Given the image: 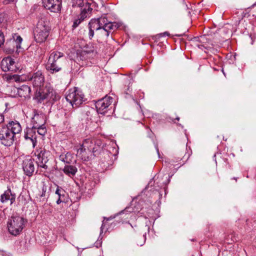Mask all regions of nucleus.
Here are the masks:
<instances>
[{
	"label": "nucleus",
	"mask_w": 256,
	"mask_h": 256,
	"mask_svg": "<svg viewBox=\"0 0 256 256\" xmlns=\"http://www.w3.org/2000/svg\"><path fill=\"white\" fill-rule=\"evenodd\" d=\"M128 209H129V208H126L125 210H124V212H128Z\"/></svg>",
	"instance_id": "e433bc0d"
},
{
	"label": "nucleus",
	"mask_w": 256,
	"mask_h": 256,
	"mask_svg": "<svg viewBox=\"0 0 256 256\" xmlns=\"http://www.w3.org/2000/svg\"><path fill=\"white\" fill-rule=\"evenodd\" d=\"M13 133L7 126H4L0 130V140L6 146H11L14 142Z\"/></svg>",
	"instance_id": "1a4fd4ad"
},
{
	"label": "nucleus",
	"mask_w": 256,
	"mask_h": 256,
	"mask_svg": "<svg viewBox=\"0 0 256 256\" xmlns=\"http://www.w3.org/2000/svg\"><path fill=\"white\" fill-rule=\"evenodd\" d=\"M114 99L110 96H106L104 98L98 100L96 103V107L99 114H104L109 110Z\"/></svg>",
	"instance_id": "0eeeda50"
},
{
	"label": "nucleus",
	"mask_w": 256,
	"mask_h": 256,
	"mask_svg": "<svg viewBox=\"0 0 256 256\" xmlns=\"http://www.w3.org/2000/svg\"><path fill=\"white\" fill-rule=\"evenodd\" d=\"M92 9L90 7V5L86 4V6L84 8H82L80 18L76 20L74 22L73 27H77L89 14L91 13Z\"/></svg>",
	"instance_id": "f3484780"
},
{
	"label": "nucleus",
	"mask_w": 256,
	"mask_h": 256,
	"mask_svg": "<svg viewBox=\"0 0 256 256\" xmlns=\"http://www.w3.org/2000/svg\"><path fill=\"white\" fill-rule=\"evenodd\" d=\"M35 155L36 156V162L38 166L44 170L42 172H45V170L48 168L46 164L48 161L50 152L44 148H40L36 150Z\"/></svg>",
	"instance_id": "20e7f679"
},
{
	"label": "nucleus",
	"mask_w": 256,
	"mask_h": 256,
	"mask_svg": "<svg viewBox=\"0 0 256 256\" xmlns=\"http://www.w3.org/2000/svg\"><path fill=\"white\" fill-rule=\"evenodd\" d=\"M42 4L51 12H58L61 10V2L59 0H42Z\"/></svg>",
	"instance_id": "9b49d317"
},
{
	"label": "nucleus",
	"mask_w": 256,
	"mask_h": 256,
	"mask_svg": "<svg viewBox=\"0 0 256 256\" xmlns=\"http://www.w3.org/2000/svg\"><path fill=\"white\" fill-rule=\"evenodd\" d=\"M130 225L131 227H132V226L131 224H130Z\"/></svg>",
	"instance_id": "a19ab883"
},
{
	"label": "nucleus",
	"mask_w": 256,
	"mask_h": 256,
	"mask_svg": "<svg viewBox=\"0 0 256 256\" xmlns=\"http://www.w3.org/2000/svg\"><path fill=\"white\" fill-rule=\"evenodd\" d=\"M50 21L44 16L40 18L34 30L36 42L38 43L44 42L50 34Z\"/></svg>",
	"instance_id": "f257e3e1"
},
{
	"label": "nucleus",
	"mask_w": 256,
	"mask_h": 256,
	"mask_svg": "<svg viewBox=\"0 0 256 256\" xmlns=\"http://www.w3.org/2000/svg\"><path fill=\"white\" fill-rule=\"evenodd\" d=\"M16 199L15 194H12L10 189H8L1 195L0 202L2 203L6 202L8 200L10 201V204H12Z\"/></svg>",
	"instance_id": "412c9836"
},
{
	"label": "nucleus",
	"mask_w": 256,
	"mask_h": 256,
	"mask_svg": "<svg viewBox=\"0 0 256 256\" xmlns=\"http://www.w3.org/2000/svg\"><path fill=\"white\" fill-rule=\"evenodd\" d=\"M175 120H177L178 121H179L180 120V118L179 117H176L175 119Z\"/></svg>",
	"instance_id": "c9c22d12"
},
{
	"label": "nucleus",
	"mask_w": 256,
	"mask_h": 256,
	"mask_svg": "<svg viewBox=\"0 0 256 256\" xmlns=\"http://www.w3.org/2000/svg\"><path fill=\"white\" fill-rule=\"evenodd\" d=\"M24 219L20 216H12L8 222V229L10 234L16 236L19 235L24 226Z\"/></svg>",
	"instance_id": "f03ea898"
},
{
	"label": "nucleus",
	"mask_w": 256,
	"mask_h": 256,
	"mask_svg": "<svg viewBox=\"0 0 256 256\" xmlns=\"http://www.w3.org/2000/svg\"><path fill=\"white\" fill-rule=\"evenodd\" d=\"M46 191V187L44 186L42 187V194L41 196H44L45 195Z\"/></svg>",
	"instance_id": "72a5a7b5"
},
{
	"label": "nucleus",
	"mask_w": 256,
	"mask_h": 256,
	"mask_svg": "<svg viewBox=\"0 0 256 256\" xmlns=\"http://www.w3.org/2000/svg\"><path fill=\"white\" fill-rule=\"evenodd\" d=\"M30 92L31 90L30 87L27 85H22L18 90V96L25 98H30Z\"/></svg>",
	"instance_id": "5701e85b"
},
{
	"label": "nucleus",
	"mask_w": 256,
	"mask_h": 256,
	"mask_svg": "<svg viewBox=\"0 0 256 256\" xmlns=\"http://www.w3.org/2000/svg\"><path fill=\"white\" fill-rule=\"evenodd\" d=\"M34 115L32 118V122L33 128H40L42 126L46 123L45 116L42 112H40L36 110L34 111Z\"/></svg>",
	"instance_id": "4468645a"
},
{
	"label": "nucleus",
	"mask_w": 256,
	"mask_h": 256,
	"mask_svg": "<svg viewBox=\"0 0 256 256\" xmlns=\"http://www.w3.org/2000/svg\"><path fill=\"white\" fill-rule=\"evenodd\" d=\"M102 141L94 138H89L85 139L82 144V146L86 147L87 150L92 151V152L97 154L102 148Z\"/></svg>",
	"instance_id": "423d86ee"
},
{
	"label": "nucleus",
	"mask_w": 256,
	"mask_h": 256,
	"mask_svg": "<svg viewBox=\"0 0 256 256\" xmlns=\"http://www.w3.org/2000/svg\"><path fill=\"white\" fill-rule=\"evenodd\" d=\"M96 154L92 152L89 150H87L86 147L82 146V144L80 145V148L77 150L76 156L84 161H88L91 160L94 156Z\"/></svg>",
	"instance_id": "f8f14e48"
},
{
	"label": "nucleus",
	"mask_w": 256,
	"mask_h": 256,
	"mask_svg": "<svg viewBox=\"0 0 256 256\" xmlns=\"http://www.w3.org/2000/svg\"><path fill=\"white\" fill-rule=\"evenodd\" d=\"M4 121V116L0 114V124Z\"/></svg>",
	"instance_id": "473e14b6"
},
{
	"label": "nucleus",
	"mask_w": 256,
	"mask_h": 256,
	"mask_svg": "<svg viewBox=\"0 0 256 256\" xmlns=\"http://www.w3.org/2000/svg\"><path fill=\"white\" fill-rule=\"evenodd\" d=\"M4 37L2 32L0 30V46L4 44Z\"/></svg>",
	"instance_id": "c756f323"
},
{
	"label": "nucleus",
	"mask_w": 256,
	"mask_h": 256,
	"mask_svg": "<svg viewBox=\"0 0 256 256\" xmlns=\"http://www.w3.org/2000/svg\"><path fill=\"white\" fill-rule=\"evenodd\" d=\"M52 96V90L46 88L44 89L40 88L36 94V98L38 101L41 102L44 100L51 98Z\"/></svg>",
	"instance_id": "a211bd4d"
},
{
	"label": "nucleus",
	"mask_w": 256,
	"mask_h": 256,
	"mask_svg": "<svg viewBox=\"0 0 256 256\" xmlns=\"http://www.w3.org/2000/svg\"><path fill=\"white\" fill-rule=\"evenodd\" d=\"M0 66L4 72H15L16 66L14 60L10 56L4 58L0 63Z\"/></svg>",
	"instance_id": "ddd939ff"
},
{
	"label": "nucleus",
	"mask_w": 256,
	"mask_h": 256,
	"mask_svg": "<svg viewBox=\"0 0 256 256\" xmlns=\"http://www.w3.org/2000/svg\"><path fill=\"white\" fill-rule=\"evenodd\" d=\"M70 156L71 154L70 153L67 152L66 154H60L59 156V159L64 163L70 164L71 162L70 159Z\"/></svg>",
	"instance_id": "bb28decb"
},
{
	"label": "nucleus",
	"mask_w": 256,
	"mask_h": 256,
	"mask_svg": "<svg viewBox=\"0 0 256 256\" xmlns=\"http://www.w3.org/2000/svg\"><path fill=\"white\" fill-rule=\"evenodd\" d=\"M130 225L131 227H132V226L131 224H130Z\"/></svg>",
	"instance_id": "ea45409f"
},
{
	"label": "nucleus",
	"mask_w": 256,
	"mask_h": 256,
	"mask_svg": "<svg viewBox=\"0 0 256 256\" xmlns=\"http://www.w3.org/2000/svg\"><path fill=\"white\" fill-rule=\"evenodd\" d=\"M62 170L66 174L72 177L76 174L78 170L74 166L67 164L64 166Z\"/></svg>",
	"instance_id": "393cba45"
},
{
	"label": "nucleus",
	"mask_w": 256,
	"mask_h": 256,
	"mask_svg": "<svg viewBox=\"0 0 256 256\" xmlns=\"http://www.w3.org/2000/svg\"><path fill=\"white\" fill-rule=\"evenodd\" d=\"M169 34L168 32H163V33H160L158 34L159 36L160 37H162V36H168Z\"/></svg>",
	"instance_id": "2f4dec72"
},
{
	"label": "nucleus",
	"mask_w": 256,
	"mask_h": 256,
	"mask_svg": "<svg viewBox=\"0 0 256 256\" xmlns=\"http://www.w3.org/2000/svg\"><path fill=\"white\" fill-rule=\"evenodd\" d=\"M130 225L131 227H132V226L131 224H130Z\"/></svg>",
	"instance_id": "58836bf2"
},
{
	"label": "nucleus",
	"mask_w": 256,
	"mask_h": 256,
	"mask_svg": "<svg viewBox=\"0 0 256 256\" xmlns=\"http://www.w3.org/2000/svg\"><path fill=\"white\" fill-rule=\"evenodd\" d=\"M34 128L36 132V131L37 132L42 136L46 134V130L44 126V125L42 126H40V128Z\"/></svg>",
	"instance_id": "cd10ccee"
},
{
	"label": "nucleus",
	"mask_w": 256,
	"mask_h": 256,
	"mask_svg": "<svg viewBox=\"0 0 256 256\" xmlns=\"http://www.w3.org/2000/svg\"><path fill=\"white\" fill-rule=\"evenodd\" d=\"M65 61V58L64 56V54L58 52H52L49 57L48 62L50 63L53 64L54 62H58V63H62Z\"/></svg>",
	"instance_id": "aec40b11"
},
{
	"label": "nucleus",
	"mask_w": 256,
	"mask_h": 256,
	"mask_svg": "<svg viewBox=\"0 0 256 256\" xmlns=\"http://www.w3.org/2000/svg\"><path fill=\"white\" fill-rule=\"evenodd\" d=\"M66 98L74 108L78 107L86 100L83 92L77 88L70 90Z\"/></svg>",
	"instance_id": "7ed1b4c3"
},
{
	"label": "nucleus",
	"mask_w": 256,
	"mask_h": 256,
	"mask_svg": "<svg viewBox=\"0 0 256 256\" xmlns=\"http://www.w3.org/2000/svg\"><path fill=\"white\" fill-rule=\"evenodd\" d=\"M6 3H9L10 2H12L15 1L16 0H5Z\"/></svg>",
	"instance_id": "f704fd0d"
},
{
	"label": "nucleus",
	"mask_w": 256,
	"mask_h": 256,
	"mask_svg": "<svg viewBox=\"0 0 256 256\" xmlns=\"http://www.w3.org/2000/svg\"><path fill=\"white\" fill-rule=\"evenodd\" d=\"M26 78L30 82L34 87L36 88H40L44 82V76L40 70L28 74L26 76Z\"/></svg>",
	"instance_id": "6e6552de"
},
{
	"label": "nucleus",
	"mask_w": 256,
	"mask_h": 256,
	"mask_svg": "<svg viewBox=\"0 0 256 256\" xmlns=\"http://www.w3.org/2000/svg\"><path fill=\"white\" fill-rule=\"evenodd\" d=\"M116 26L112 22H107L106 24L101 27L96 32V36L100 39L107 38L110 32V30L114 29V27Z\"/></svg>",
	"instance_id": "9d476101"
},
{
	"label": "nucleus",
	"mask_w": 256,
	"mask_h": 256,
	"mask_svg": "<svg viewBox=\"0 0 256 256\" xmlns=\"http://www.w3.org/2000/svg\"><path fill=\"white\" fill-rule=\"evenodd\" d=\"M0 256H2V254L0 252Z\"/></svg>",
	"instance_id": "4c0bfd02"
},
{
	"label": "nucleus",
	"mask_w": 256,
	"mask_h": 256,
	"mask_svg": "<svg viewBox=\"0 0 256 256\" xmlns=\"http://www.w3.org/2000/svg\"><path fill=\"white\" fill-rule=\"evenodd\" d=\"M64 194L65 192L63 189H62V188H60L59 187H58L56 191V194L58 196V198L56 200L57 204H58L64 201Z\"/></svg>",
	"instance_id": "a878e982"
},
{
	"label": "nucleus",
	"mask_w": 256,
	"mask_h": 256,
	"mask_svg": "<svg viewBox=\"0 0 256 256\" xmlns=\"http://www.w3.org/2000/svg\"><path fill=\"white\" fill-rule=\"evenodd\" d=\"M108 19L105 17H100L98 18H93L89 22L88 36L92 39L94 36V31L96 32L101 27L106 24Z\"/></svg>",
	"instance_id": "39448f33"
},
{
	"label": "nucleus",
	"mask_w": 256,
	"mask_h": 256,
	"mask_svg": "<svg viewBox=\"0 0 256 256\" xmlns=\"http://www.w3.org/2000/svg\"><path fill=\"white\" fill-rule=\"evenodd\" d=\"M86 4H88V2H86ZM88 4L90 5V4L88 3ZM73 6H78V7H82L84 6H86L84 4V0H74L73 2ZM85 7H84V8Z\"/></svg>",
	"instance_id": "c85d7f7f"
},
{
	"label": "nucleus",
	"mask_w": 256,
	"mask_h": 256,
	"mask_svg": "<svg viewBox=\"0 0 256 256\" xmlns=\"http://www.w3.org/2000/svg\"><path fill=\"white\" fill-rule=\"evenodd\" d=\"M36 133L33 127L32 128H28L25 130L24 134V139L28 142H30L32 144L34 148L36 144Z\"/></svg>",
	"instance_id": "dca6fc26"
},
{
	"label": "nucleus",
	"mask_w": 256,
	"mask_h": 256,
	"mask_svg": "<svg viewBox=\"0 0 256 256\" xmlns=\"http://www.w3.org/2000/svg\"><path fill=\"white\" fill-rule=\"evenodd\" d=\"M62 63H58V62H54L53 64L48 62L46 66V70L52 74L58 72L62 70Z\"/></svg>",
	"instance_id": "b1692460"
},
{
	"label": "nucleus",
	"mask_w": 256,
	"mask_h": 256,
	"mask_svg": "<svg viewBox=\"0 0 256 256\" xmlns=\"http://www.w3.org/2000/svg\"><path fill=\"white\" fill-rule=\"evenodd\" d=\"M22 41V38L20 36L14 34L12 38H10L8 41L6 42V45L9 46L10 50L13 52L15 50V48L16 50L20 48V44Z\"/></svg>",
	"instance_id": "6ab92c4d"
},
{
	"label": "nucleus",
	"mask_w": 256,
	"mask_h": 256,
	"mask_svg": "<svg viewBox=\"0 0 256 256\" xmlns=\"http://www.w3.org/2000/svg\"><path fill=\"white\" fill-rule=\"evenodd\" d=\"M94 51V48L93 46L90 48V50H84V52L88 54L93 52Z\"/></svg>",
	"instance_id": "7c9ffc66"
},
{
	"label": "nucleus",
	"mask_w": 256,
	"mask_h": 256,
	"mask_svg": "<svg viewBox=\"0 0 256 256\" xmlns=\"http://www.w3.org/2000/svg\"><path fill=\"white\" fill-rule=\"evenodd\" d=\"M22 168L26 175L32 176L34 171V160L30 158H26L23 160Z\"/></svg>",
	"instance_id": "2eb2a0df"
},
{
	"label": "nucleus",
	"mask_w": 256,
	"mask_h": 256,
	"mask_svg": "<svg viewBox=\"0 0 256 256\" xmlns=\"http://www.w3.org/2000/svg\"><path fill=\"white\" fill-rule=\"evenodd\" d=\"M6 126L13 133L14 136L15 134H19L22 131L21 126L18 122L12 121Z\"/></svg>",
	"instance_id": "4be33fe9"
}]
</instances>
